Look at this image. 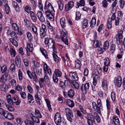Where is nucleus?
<instances>
[{
	"mask_svg": "<svg viewBox=\"0 0 125 125\" xmlns=\"http://www.w3.org/2000/svg\"><path fill=\"white\" fill-rule=\"evenodd\" d=\"M97 104L95 102L92 103L93 108L95 111L99 113L100 112V109L102 108L101 101V100L98 99L97 101Z\"/></svg>",
	"mask_w": 125,
	"mask_h": 125,
	"instance_id": "nucleus-1",
	"label": "nucleus"
},
{
	"mask_svg": "<svg viewBox=\"0 0 125 125\" xmlns=\"http://www.w3.org/2000/svg\"><path fill=\"white\" fill-rule=\"evenodd\" d=\"M67 32L64 29L62 30V32L61 34V37L62 41L67 45H68V43L67 39Z\"/></svg>",
	"mask_w": 125,
	"mask_h": 125,
	"instance_id": "nucleus-2",
	"label": "nucleus"
},
{
	"mask_svg": "<svg viewBox=\"0 0 125 125\" xmlns=\"http://www.w3.org/2000/svg\"><path fill=\"white\" fill-rule=\"evenodd\" d=\"M54 74L53 75V81L54 82L57 83L58 81V78L57 77H61L62 73L58 69H56L54 72Z\"/></svg>",
	"mask_w": 125,
	"mask_h": 125,
	"instance_id": "nucleus-3",
	"label": "nucleus"
},
{
	"mask_svg": "<svg viewBox=\"0 0 125 125\" xmlns=\"http://www.w3.org/2000/svg\"><path fill=\"white\" fill-rule=\"evenodd\" d=\"M47 31L46 26L44 24L42 25V28L40 29V34L42 38L44 37L46 35Z\"/></svg>",
	"mask_w": 125,
	"mask_h": 125,
	"instance_id": "nucleus-4",
	"label": "nucleus"
},
{
	"mask_svg": "<svg viewBox=\"0 0 125 125\" xmlns=\"http://www.w3.org/2000/svg\"><path fill=\"white\" fill-rule=\"evenodd\" d=\"M54 121L55 123L57 125H60L61 122V119L60 114L57 113L54 116Z\"/></svg>",
	"mask_w": 125,
	"mask_h": 125,
	"instance_id": "nucleus-5",
	"label": "nucleus"
},
{
	"mask_svg": "<svg viewBox=\"0 0 125 125\" xmlns=\"http://www.w3.org/2000/svg\"><path fill=\"white\" fill-rule=\"evenodd\" d=\"M27 54L28 56H30V52H32L33 50V45L31 43H27V47L26 48Z\"/></svg>",
	"mask_w": 125,
	"mask_h": 125,
	"instance_id": "nucleus-6",
	"label": "nucleus"
},
{
	"mask_svg": "<svg viewBox=\"0 0 125 125\" xmlns=\"http://www.w3.org/2000/svg\"><path fill=\"white\" fill-rule=\"evenodd\" d=\"M44 9L45 10H47L49 11H52L54 12V10L53 7L52 6L51 4L50 3L48 2V1L46 0L45 1Z\"/></svg>",
	"mask_w": 125,
	"mask_h": 125,
	"instance_id": "nucleus-7",
	"label": "nucleus"
},
{
	"mask_svg": "<svg viewBox=\"0 0 125 125\" xmlns=\"http://www.w3.org/2000/svg\"><path fill=\"white\" fill-rule=\"evenodd\" d=\"M8 75V71L3 74L0 78V82L2 83H5L7 81V78Z\"/></svg>",
	"mask_w": 125,
	"mask_h": 125,
	"instance_id": "nucleus-8",
	"label": "nucleus"
},
{
	"mask_svg": "<svg viewBox=\"0 0 125 125\" xmlns=\"http://www.w3.org/2000/svg\"><path fill=\"white\" fill-rule=\"evenodd\" d=\"M53 11H50L49 10H47L45 11V14L47 18L50 20L53 21L54 19V15L53 13H52V12Z\"/></svg>",
	"mask_w": 125,
	"mask_h": 125,
	"instance_id": "nucleus-9",
	"label": "nucleus"
},
{
	"mask_svg": "<svg viewBox=\"0 0 125 125\" xmlns=\"http://www.w3.org/2000/svg\"><path fill=\"white\" fill-rule=\"evenodd\" d=\"M9 87L8 85L5 83L0 85V90L3 92H7L8 90Z\"/></svg>",
	"mask_w": 125,
	"mask_h": 125,
	"instance_id": "nucleus-10",
	"label": "nucleus"
},
{
	"mask_svg": "<svg viewBox=\"0 0 125 125\" xmlns=\"http://www.w3.org/2000/svg\"><path fill=\"white\" fill-rule=\"evenodd\" d=\"M111 21H114L115 24L116 26L118 25L119 24V19L118 17L116 18L115 12L112 15L111 19Z\"/></svg>",
	"mask_w": 125,
	"mask_h": 125,
	"instance_id": "nucleus-11",
	"label": "nucleus"
},
{
	"mask_svg": "<svg viewBox=\"0 0 125 125\" xmlns=\"http://www.w3.org/2000/svg\"><path fill=\"white\" fill-rule=\"evenodd\" d=\"M89 83H87L85 84H82L80 87V89L82 92L86 93V91L89 89Z\"/></svg>",
	"mask_w": 125,
	"mask_h": 125,
	"instance_id": "nucleus-12",
	"label": "nucleus"
},
{
	"mask_svg": "<svg viewBox=\"0 0 125 125\" xmlns=\"http://www.w3.org/2000/svg\"><path fill=\"white\" fill-rule=\"evenodd\" d=\"M74 5V2L72 1H71L69 2L67 4H66L65 7V10L66 11H68L70 10Z\"/></svg>",
	"mask_w": 125,
	"mask_h": 125,
	"instance_id": "nucleus-13",
	"label": "nucleus"
},
{
	"mask_svg": "<svg viewBox=\"0 0 125 125\" xmlns=\"http://www.w3.org/2000/svg\"><path fill=\"white\" fill-rule=\"evenodd\" d=\"M12 102L13 103H13L17 105H19L21 101L19 100L18 96L17 95H15L12 98Z\"/></svg>",
	"mask_w": 125,
	"mask_h": 125,
	"instance_id": "nucleus-14",
	"label": "nucleus"
},
{
	"mask_svg": "<svg viewBox=\"0 0 125 125\" xmlns=\"http://www.w3.org/2000/svg\"><path fill=\"white\" fill-rule=\"evenodd\" d=\"M37 16L39 21L42 22H44L45 21V19L41 11H38L37 14Z\"/></svg>",
	"mask_w": 125,
	"mask_h": 125,
	"instance_id": "nucleus-15",
	"label": "nucleus"
},
{
	"mask_svg": "<svg viewBox=\"0 0 125 125\" xmlns=\"http://www.w3.org/2000/svg\"><path fill=\"white\" fill-rule=\"evenodd\" d=\"M70 76L72 79L74 80L77 81L78 80L79 78L76 73L74 72H71L69 74Z\"/></svg>",
	"mask_w": 125,
	"mask_h": 125,
	"instance_id": "nucleus-16",
	"label": "nucleus"
},
{
	"mask_svg": "<svg viewBox=\"0 0 125 125\" xmlns=\"http://www.w3.org/2000/svg\"><path fill=\"white\" fill-rule=\"evenodd\" d=\"M5 118L9 120H11L14 119L13 115L10 113H9L8 111H5L4 115Z\"/></svg>",
	"mask_w": 125,
	"mask_h": 125,
	"instance_id": "nucleus-17",
	"label": "nucleus"
},
{
	"mask_svg": "<svg viewBox=\"0 0 125 125\" xmlns=\"http://www.w3.org/2000/svg\"><path fill=\"white\" fill-rule=\"evenodd\" d=\"M92 42L93 46L94 48L100 47L102 45L101 42L97 40H94Z\"/></svg>",
	"mask_w": 125,
	"mask_h": 125,
	"instance_id": "nucleus-18",
	"label": "nucleus"
},
{
	"mask_svg": "<svg viewBox=\"0 0 125 125\" xmlns=\"http://www.w3.org/2000/svg\"><path fill=\"white\" fill-rule=\"evenodd\" d=\"M41 94L39 92H37V94L35 96L36 101L39 105L41 104L40 100H41Z\"/></svg>",
	"mask_w": 125,
	"mask_h": 125,
	"instance_id": "nucleus-19",
	"label": "nucleus"
},
{
	"mask_svg": "<svg viewBox=\"0 0 125 125\" xmlns=\"http://www.w3.org/2000/svg\"><path fill=\"white\" fill-rule=\"evenodd\" d=\"M113 121L114 124L112 123L111 125L113 124V125H120V122L119 119L115 116H113Z\"/></svg>",
	"mask_w": 125,
	"mask_h": 125,
	"instance_id": "nucleus-20",
	"label": "nucleus"
},
{
	"mask_svg": "<svg viewBox=\"0 0 125 125\" xmlns=\"http://www.w3.org/2000/svg\"><path fill=\"white\" fill-rule=\"evenodd\" d=\"M31 114L32 115V116H31V119L33 121L34 123L35 122L37 124L40 123V120L36 116L33 115V113L32 111L30 112Z\"/></svg>",
	"mask_w": 125,
	"mask_h": 125,
	"instance_id": "nucleus-21",
	"label": "nucleus"
},
{
	"mask_svg": "<svg viewBox=\"0 0 125 125\" xmlns=\"http://www.w3.org/2000/svg\"><path fill=\"white\" fill-rule=\"evenodd\" d=\"M50 42H51L50 44H51V45L54 43V41L52 39L48 37L45 38L44 43L45 44H48Z\"/></svg>",
	"mask_w": 125,
	"mask_h": 125,
	"instance_id": "nucleus-22",
	"label": "nucleus"
},
{
	"mask_svg": "<svg viewBox=\"0 0 125 125\" xmlns=\"http://www.w3.org/2000/svg\"><path fill=\"white\" fill-rule=\"evenodd\" d=\"M15 63L17 67L18 68H20L21 66V60L19 56H17L15 57Z\"/></svg>",
	"mask_w": 125,
	"mask_h": 125,
	"instance_id": "nucleus-23",
	"label": "nucleus"
},
{
	"mask_svg": "<svg viewBox=\"0 0 125 125\" xmlns=\"http://www.w3.org/2000/svg\"><path fill=\"white\" fill-rule=\"evenodd\" d=\"M102 87L103 89L106 90L107 88V83L106 79L103 78L102 82Z\"/></svg>",
	"mask_w": 125,
	"mask_h": 125,
	"instance_id": "nucleus-24",
	"label": "nucleus"
},
{
	"mask_svg": "<svg viewBox=\"0 0 125 125\" xmlns=\"http://www.w3.org/2000/svg\"><path fill=\"white\" fill-rule=\"evenodd\" d=\"M75 67L77 69H79L80 68L82 65L81 62L78 59H76L74 62Z\"/></svg>",
	"mask_w": 125,
	"mask_h": 125,
	"instance_id": "nucleus-25",
	"label": "nucleus"
},
{
	"mask_svg": "<svg viewBox=\"0 0 125 125\" xmlns=\"http://www.w3.org/2000/svg\"><path fill=\"white\" fill-rule=\"evenodd\" d=\"M115 83L118 87H120L121 86L122 83V78L121 76H118L116 80Z\"/></svg>",
	"mask_w": 125,
	"mask_h": 125,
	"instance_id": "nucleus-26",
	"label": "nucleus"
},
{
	"mask_svg": "<svg viewBox=\"0 0 125 125\" xmlns=\"http://www.w3.org/2000/svg\"><path fill=\"white\" fill-rule=\"evenodd\" d=\"M12 29L15 31L19 32V28L16 23H13L11 24Z\"/></svg>",
	"mask_w": 125,
	"mask_h": 125,
	"instance_id": "nucleus-27",
	"label": "nucleus"
},
{
	"mask_svg": "<svg viewBox=\"0 0 125 125\" xmlns=\"http://www.w3.org/2000/svg\"><path fill=\"white\" fill-rule=\"evenodd\" d=\"M31 18L33 22H36L37 18L33 12H31L30 13Z\"/></svg>",
	"mask_w": 125,
	"mask_h": 125,
	"instance_id": "nucleus-28",
	"label": "nucleus"
},
{
	"mask_svg": "<svg viewBox=\"0 0 125 125\" xmlns=\"http://www.w3.org/2000/svg\"><path fill=\"white\" fill-rule=\"evenodd\" d=\"M90 26L93 28L95 26L96 23V19L95 17L92 18L90 22Z\"/></svg>",
	"mask_w": 125,
	"mask_h": 125,
	"instance_id": "nucleus-29",
	"label": "nucleus"
},
{
	"mask_svg": "<svg viewBox=\"0 0 125 125\" xmlns=\"http://www.w3.org/2000/svg\"><path fill=\"white\" fill-rule=\"evenodd\" d=\"M123 32L122 30H119L118 31L117 36L119 39V42H120L121 41L120 40V39H122L123 38Z\"/></svg>",
	"mask_w": 125,
	"mask_h": 125,
	"instance_id": "nucleus-30",
	"label": "nucleus"
},
{
	"mask_svg": "<svg viewBox=\"0 0 125 125\" xmlns=\"http://www.w3.org/2000/svg\"><path fill=\"white\" fill-rule=\"evenodd\" d=\"M12 4L16 11L17 12L19 11L20 10V8L17 2L15 1H13L12 2Z\"/></svg>",
	"mask_w": 125,
	"mask_h": 125,
	"instance_id": "nucleus-31",
	"label": "nucleus"
},
{
	"mask_svg": "<svg viewBox=\"0 0 125 125\" xmlns=\"http://www.w3.org/2000/svg\"><path fill=\"white\" fill-rule=\"evenodd\" d=\"M66 103L67 105L71 107H73L74 106V104L73 101L69 99L67 100Z\"/></svg>",
	"mask_w": 125,
	"mask_h": 125,
	"instance_id": "nucleus-32",
	"label": "nucleus"
},
{
	"mask_svg": "<svg viewBox=\"0 0 125 125\" xmlns=\"http://www.w3.org/2000/svg\"><path fill=\"white\" fill-rule=\"evenodd\" d=\"M60 23L62 28H64L65 27V20L64 18L62 17L60 19Z\"/></svg>",
	"mask_w": 125,
	"mask_h": 125,
	"instance_id": "nucleus-33",
	"label": "nucleus"
},
{
	"mask_svg": "<svg viewBox=\"0 0 125 125\" xmlns=\"http://www.w3.org/2000/svg\"><path fill=\"white\" fill-rule=\"evenodd\" d=\"M71 85L72 87L76 89H78L79 88V84L78 83L75 81H74L73 83Z\"/></svg>",
	"mask_w": 125,
	"mask_h": 125,
	"instance_id": "nucleus-34",
	"label": "nucleus"
},
{
	"mask_svg": "<svg viewBox=\"0 0 125 125\" xmlns=\"http://www.w3.org/2000/svg\"><path fill=\"white\" fill-rule=\"evenodd\" d=\"M74 94V91L72 89H70L68 92V95L71 98L73 97Z\"/></svg>",
	"mask_w": 125,
	"mask_h": 125,
	"instance_id": "nucleus-35",
	"label": "nucleus"
},
{
	"mask_svg": "<svg viewBox=\"0 0 125 125\" xmlns=\"http://www.w3.org/2000/svg\"><path fill=\"white\" fill-rule=\"evenodd\" d=\"M45 100L47 106L48 107V109H49L50 111V112L52 111V110L51 108L50 104V102L49 100L47 99H45Z\"/></svg>",
	"mask_w": 125,
	"mask_h": 125,
	"instance_id": "nucleus-36",
	"label": "nucleus"
},
{
	"mask_svg": "<svg viewBox=\"0 0 125 125\" xmlns=\"http://www.w3.org/2000/svg\"><path fill=\"white\" fill-rule=\"evenodd\" d=\"M45 100L47 106L48 107V109H49L50 111V112L52 111V110L51 108L50 104V102L49 100L47 99H45Z\"/></svg>",
	"mask_w": 125,
	"mask_h": 125,
	"instance_id": "nucleus-37",
	"label": "nucleus"
},
{
	"mask_svg": "<svg viewBox=\"0 0 125 125\" xmlns=\"http://www.w3.org/2000/svg\"><path fill=\"white\" fill-rule=\"evenodd\" d=\"M35 114L37 117L39 118L42 117V116L40 113L39 110L37 109H35Z\"/></svg>",
	"mask_w": 125,
	"mask_h": 125,
	"instance_id": "nucleus-38",
	"label": "nucleus"
},
{
	"mask_svg": "<svg viewBox=\"0 0 125 125\" xmlns=\"http://www.w3.org/2000/svg\"><path fill=\"white\" fill-rule=\"evenodd\" d=\"M7 99L8 103L11 105H13L12 102V98H11V96L10 94H9L7 96Z\"/></svg>",
	"mask_w": 125,
	"mask_h": 125,
	"instance_id": "nucleus-39",
	"label": "nucleus"
},
{
	"mask_svg": "<svg viewBox=\"0 0 125 125\" xmlns=\"http://www.w3.org/2000/svg\"><path fill=\"white\" fill-rule=\"evenodd\" d=\"M66 115L68 114L71 117H73V115L72 113V112L69 108H67L65 109Z\"/></svg>",
	"mask_w": 125,
	"mask_h": 125,
	"instance_id": "nucleus-40",
	"label": "nucleus"
},
{
	"mask_svg": "<svg viewBox=\"0 0 125 125\" xmlns=\"http://www.w3.org/2000/svg\"><path fill=\"white\" fill-rule=\"evenodd\" d=\"M18 75L19 80L21 81L23 79V74L22 72L20 69L18 70Z\"/></svg>",
	"mask_w": 125,
	"mask_h": 125,
	"instance_id": "nucleus-41",
	"label": "nucleus"
},
{
	"mask_svg": "<svg viewBox=\"0 0 125 125\" xmlns=\"http://www.w3.org/2000/svg\"><path fill=\"white\" fill-rule=\"evenodd\" d=\"M24 122L27 125H34L35 124L32 120V121L30 120H26Z\"/></svg>",
	"mask_w": 125,
	"mask_h": 125,
	"instance_id": "nucleus-42",
	"label": "nucleus"
},
{
	"mask_svg": "<svg viewBox=\"0 0 125 125\" xmlns=\"http://www.w3.org/2000/svg\"><path fill=\"white\" fill-rule=\"evenodd\" d=\"M27 97L28 100H29L28 101L29 103H31V101L34 100V98L32 95L30 93H29L28 94Z\"/></svg>",
	"mask_w": 125,
	"mask_h": 125,
	"instance_id": "nucleus-43",
	"label": "nucleus"
},
{
	"mask_svg": "<svg viewBox=\"0 0 125 125\" xmlns=\"http://www.w3.org/2000/svg\"><path fill=\"white\" fill-rule=\"evenodd\" d=\"M24 9L25 11L28 13H30V14L31 12H32L31 11V8L29 5H27L26 6L24 7Z\"/></svg>",
	"mask_w": 125,
	"mask_h": 125,
	"instance_id": "nucleus-44",
	"label": "nucleus"
},
{
	"mask_svg": "<svg viewBox=\"0 0 125 125\" xmlns=\"http://www.w3.org/2000/svg\"><path fill=\"white\" fill-rule=\"evenodd\" d=\"M111 22L110 19V18H109L108 19L107 26L109 29H111L112 28Z\"/></svg>",
	"mask_w": 125,
	"mask_h": 125,
	"instance_id": "nucleus-45",
	"label": "nucleus"
},
{
	"mask_svg": "<svg viewBox=\"0 0 125 125\" xmlns=\"http://www.w3.org/2000/svg\"><path fill=\"white\" fill-rule=\"evenodd\" d=\"M88 24V21L86 19H84L82 22V27L83 28H85L87 26Z\"/></svg>",
	"mask_w": 125,
	"mask_h": 125,
	"instance_id": "nucleus-46",
	"label": "nucleus"
},
{
	"mask_svg": "<svg viewBox=\"0 0 125 125\" xmlns=\"http://www.w3.org/2000/svg\"><path fill=\"white\" fill-rule=\"evenodd\" d=\"M32 30L34 33L37 35V28L34 25H32L31 26Z\"/></svg>",
	"mask_w": 125,
	"mask_h": 125,
	"instance_id": "nucleus-47",
	"label": "nucleus"
},
{
	"mask_svg": "<svg viewBox=\"0 0 125 125\" xmlns=\"http://www.w3.org/2000/svg\"><path fill=\"white\" fill-rule=\"evenodd\" d=\"M4 7L5 9V11L6 14H8L9 12H10V9L8 5L7 4H6L4 6Z\"/></svg>",
	"mask_w": 125,
	"mask_h": 125,
	"instance_id": "nucleus-48",
	"label": "nucleus"
},
{
	"mask_svg": "<svg viewBox=\"0 0 125 125\" xmlns=\"http://www.w3.org/2000/svg\"><path fill=\"white\" fill-rule=\"evenodd\" d=\"M58 3L59 9L60 10H62L63 9L64 7L63 4L60 0L58 1Z\"/></svg>",
	"mask_w": 125,
	"mask_h": 125,
	"instance_id": "nucleus-49",
	"label": "nucleus"
},
{
	"mask_svg": "<svg viewBox=\"0 0 125 125\" xmlns=\"http://www.w3.org/2000/svg\"><path fill=\"white\" fill-rule=\"evenodd\" d=\"M40 50L42 54L47 59L48 58V56L47 54L46 51L43 49H40Z\"/></svg>",
	"mask_w": 125,
	"mask_h": 125,
	"instance_id": "nucleus-50",
	"label": "nucleus"
},
{
	"mask_svg": "<svg viewBox=\"0 0 125 125\" xmlns=\"http://www.w3.org/2000/svg\"><path fill=\"white\" fill-rule=\"evenodd\" d=\"M54 43L53 44L51 45V44H49L48 45V46L49 48L50 47V48H52L53 49V54H56V53H57V52L56 51V50L54 46Z\"/></svg>",
	"mask_w": 125,
	"mask_h": 125,
	"instance_id": "nucleus-51",
	"label": "nucleus"
},
{
	"mask_svg": "<svg viewBox=\"0 0 125 125\" xmlns=\"http://www.w3.org/2000/svg\"><path fill=\"white\" fill-rule=\"evenodd\" d=\"M10 52V54L12 57H14L16 55V52L13 48H11L9 51Z\"/></svg>",
	"mask_w": 125,
	"mask_h": 125,
	"instance_id": "nucleus-52",
	"label": "nucleus"
},
{
	"mask_svg": "<svg viewBox=\"0 0 125 125\" xmlns=\"http://www.w3.org/2000/svg\"><path fill=\"white\" fill-rule=\"evenodd\" d=\"M109 46V43L108 42L106 41L104 43L103 48L104 49V50H106L108 48Z\"/></svg>",
	"mask_w": 125,
	"mask_h": 125,
	"instance_id": "nucleus-53",
	"label": "nucleus"
},
{
	"mask_svg": "<svg viewBox=\"0 0 125 125\" xmlns=\"http://www.w3.org/2000/svg\"><path fill=\"white\" fill-rule=\"evenodd\" d=\"M47 24V26L48 27V29L49 30L51 31H53V28L52 26L50 24V23L48 21H47L46 22Z\"/></svg>",
	"mask_w": 125,
	"mask_h": 125,
	"instance_id": "nucleus-54",
	"label": "nucleus"
},
{
	"mask_svg": "<svg viewBox=\"0 0 125 125\" xmlns=\"http://www.w3.org/2000/svg\"><path fill=\"white\" fill-rule=\"evenodd\" d=\"M7 66L6 65H5L1 68V70L2 73H5L6 71H7Z\"/></svg>",
	"mask_w": 125,
	"mask_h": 125,
	"instance_id": "nucleus-55",
	"label": "nucleus"
},
{
	"mask_svg": "<svg viewBox=\"0 0 125 125\" xmlns=\"http://www.w3.org/2000/svg\"><path fill=\"white\" fill-rule=\"evenodd\" d=\"M10 83L11 84V86L13 87L16 86V81L14 79H12L10 81Z\"/></svg>",
	"mask_w": 125,
	"mask_h": 125,
	"instance_id": "nucleus-56",
	"label": "nucleus"
},
{
	"mask_svg": "<svg viewBox=\"0 0 125 125\" xmlns=\"http://www.w3.org/2000/svg\"><path fill=\"white\" fill-rule=\"evenodd\" d=\"M44 81V79L43 78H40L39 79L38 82L41 88H42L43 87V85L42 84V83Z\"/></svg>",
	"mask_w": 125,
	"mask_h": 125,
	"instance_id": "nucleus-57",
	"label": "nucleus"
},
{
	"mask_svg": "<svg viewBox=\"0 0 125 125\" xmlns=\"http://www.w3.org/2000/svg\"><path fill=\"white\" fill-rule=\"evenodd\" d=\"M10 36L11 37L13 38H15L16 40L18 38L17 35L16 33L14 31H12L11 32Z\"/></svg>",
	"mask_w": 125,
	"mask_h": 125,
	"instance_id": "nucleus-58",
	"label": "nucleus"
},
{
	"mask_svg": "<svg viewBox=\"0 0 125 125\" xmlns=\"http://www.w3.org/2000/svg\"><path fill=\"white\" fill-rule=\"evenodd\" d=\"M21 97L22 99H25L26 98L27 96L25 92H21L20 93Z\"/></svg>",
	"mask_w": 125,
	"mask_h": 125,
	"instance_id": "nucleus-59",
	"label": "nucleus"
},
{
	"mask_svg": "<svg viewBox=\"0 0 125 125\" xmlns=\"http://www.w3.org/2000/svg\"><path fill=\"white\" fill-rule=\"evenodd\" d=\"M119 3H120V6L121 9L123 8L125 5V1L124 0H120L119 1Z\"/></svg>",
	"mask_w": 125,
	"mask_h": 125,
	"instance_id": "nucleus-60",
	"label": "nucleus"
},
{
	"mask_svg": "<svg viewBox=\"0 0 125 125\" xmlns=\"http://www.w3.org/2000/svg\"><path fill=\"white\" fill-rule=\"evenodd\" d=\"M6 106L10 112L13 111L14 110V108L11 105L7 104L6 105Z\"/></svg>",
	"mask_w": 125,
	"mask_h": 125,
	"instance_id": "nucleus-61",
	"label": "nucleus"
},
{
	"mask_svg": "<svg viewBox=\"0 0 125 125\" xmlns=\"http://www.w3.org/2000/svg\"><path fill=\"white\" fill-rule=\"evenodd\" d=\"M81 14L79 12H76L75 19L78 20L81 18Z\"/></svg>",
	"mask_w": 125,
	"mask_h": 125,
	"instance_id": "nucleus-62",
	"label": "nucleus"
},
{
	"mask_svg": "<svg viewBox=\"0 0 125 125\" xmlns=\"http://www.w3.org/2000/svg\"><path fill=\"white\" fill-rule=\"evenodd\" d=\"M104 64L105 65H109L110 64V61L108 58H106L104 60Z\"/></svg>",
	"mask_w": 125,
	"mask_h": 125,
	"instance_id": "nucleus-63",
	"label": "nucleus"
},
{
	"mask_svg": "<svg viewBox=\"0 0 125 125\" xmlns=\"http://www.w3.org/2000/svg\"><path fill=\"white\" fill-rule=\"evenodd\" d=\"M10 70L12 72H14L15 71V64L13 63H12L10 67Z\"/></svg>",
	"mask_w": 125,
	"mask_h": 125,
	"instance_id": "nucleus-64",
	"label": "nucleus"
}]
</instances>
